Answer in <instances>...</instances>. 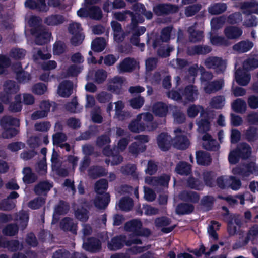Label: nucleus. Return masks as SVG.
Masks as SVG:
<instances>
[{"mask_svg": "<svg viewBox=\"0 0 258 258\" xmlns=\"http://www.w3.org/2000/svg\"><path fill=\"white\" fill-rule=\"evenodd\" d=\"M30 32L31 35L35 37V42L36 45H43L49 41L51 34L43 26L32 28Z\"/></svg>", "mask_w": 258, "mask_h": 258, "instance_id": "nucleus-1", "label": "nucleus"}, {"mask_svg": "<svg viewBox=\"0 0 258 258\" xmlns=\"http://www.w3.org/2000/svg\"><path fill=\"white\" fill-rule=\"evenodd\" d=\"M153 11L157 16H161L178 12L179 7L177 5L170 3H161L154 6Z\"/></svg>", "mask_w": 258, "mask_h": 258, "instance_id": "nucleus-2", "label": "nucleus"}, {"mask_svg": "<svg viewBox=\"0 0 258 258\" xmlns=\"http://www.w3.org/2000/svg\"><path fill=\"white\" fill-rule=\"evenodd\" d=\"M233 173L243 177H249L252 174H258V166L254 162H250L242 166L235 167L233 170Z\"/></svg>", "mask_w": 258, "mask_h": 258, "instance_id": "nucleus-3", "label": "nucleus"}, {"mask_svg": "<svg viewBox=\"0 0 258 258\" xmlns=\"http://www.w3.org/2000/svg\"><path fill=\"white\" fill-rule=\"evenodd\" d=\"M171 223V219L166 216L157 217L154 221L155 226L157 228H161L162 232L164 233H169L176 227V225H174L168 227H165L169 226Z\"/></svg>", "mask_w": 258, "mask_h": 258, "instance_id": "nucleus-4", "label": "nucleus"}, {"mask_svg": "<svg viewBox=\"0 0 258 258\" xmlns=\"http://www.w3.org/2000/svg\"><path fill=\"white\" fill-rule=\"evenodd\" d=\"M172 138L167 133L162 132L157 137V143L159 148L163 151H168L172 144Z\"/></svg>", "mask_w": 258, "mask_h": 258, "instance_id": "nucleus-5", "label": "nucleus"}, {"mask_svg": "<svg viewBox=\"0 0 258 258\" xmlns=\"http://www.w3.org/2000/svg\"><path fill=\"white\" fill-rule=\"evenodd\" d=\"M0 247L7 248L11 252H16L22 249L23 245L18 240H8L6 238L0 236Z\"/></svg>", "mask_w": 258, "mask_h": 258, "instance_id": "nucleus-6", "label": "nucleus"}, {"mask_svg": "<svg viewBox=\"0 0 258 258\" xmlns=\"http://www.w3.org/2000/svg\"><path fill=\"white\" fill-rule=\"evenodd\" d=\"M205 64L207 68L216 69L218 73L223 72L225 69L223 59L218 57H209L205 60Z\"/></svg>", "mask_w": 258, "mask_h": 258, "instance_id": "nucleus-7", "label": "nucleus"}, {"mask_svg": "<svg viewBox=\"0 0 258 258\" xmlns=\"http://www.w3.org/2000/svg\"><path fill=\"white\" fill-rule=\"evenodd\" d=\"M227 231L230 235H234L237 231V228L241 227V220L236 215H230L227 217Z\"/></svg>", "mask_w": 258, "mask_h": 258, "instance_id": "nucleus-8", "label": "nucleus"}, {"mask_svg": "<svg viewBox=\"0 0 258 258\" xmlns=\"http://www.w3.org/2000/svg\"><path fill=\"white\" fill-rule=\"evenodd\" d=\"M137 65V61L133 58L126 57L120 62L118 69L120 73L133 72Z\"/></svg>", "mask_w": 258, "mask_h": 258, "instance_id": "nucleus-9", "label": "nucleus"}, {"mask_svg": "<svg viewBox=\"0 0 258 258\" xmlns=\"http://www.w3.org/2000/svg\"><path fill=\"white\" fill-rule=\"evenodd\" d=\"M248 71L240 68L237 69L235 74V78L236 82L240 86H246L249 82L251 76L247 72Z\"/></svg>", "mask_w": 258, "mask_h": 258, "instance_id": "nucleus-10", "label": "nucleus"}, {"mask_svg": "<svg viewBox=\"0 0 258 258\" xmlns=\"http://www.w3.org/2000/svg\"><path fill=\"white\" fill-rule=\"evenodd\" d=\"M126 236L124 235H119L113 237L110 242H108L107 247L112 251L121 249L124 245Z\"/></svg>", "mask_w": 258, "mask_h": 258, "instance_id": "nucleus-11", "label": "nucleus"}, {"mask_svg": "<svg viewBox=\"0 0 258 258\" xmlns=\"http://www.w3.org/2000/svg\"><path fill=\"white\" fill-rule=\"evenodd\" d=\"M25 5L31 10H36L39 12H46L48 10L45 0H26Z\"/></svg>", "mask_w": 258, "mask_h": 258, "instance_id": "nucleus-12", "label": "nucleus"}, {"mask_svg": "<svg viewBox=\"0 0 258 258\" xmlns=\"http://www.w3.org/2000/svg\"><path fill=\"white\" fill-rule=\"evenodd\" d=\"M73 84L70 80H64L61 82L58 87L57 92L62 97H69L73 92Z\"/></svg>", "mask_w": 258, "mask_h": 258, "instance_id": "nucleus-13", "label": "nucleus"}, {"mask_svg": "<svg viewBox=\"0 0 258 258\" xmlns=\"http://www.w3.org/2000/svg\"><path fill=\"white\" fill-rule=\"evenodd\" d=\"M172 142L173 147L178 150H186L190 145L189 139L184 135H176Z\"/></svg>", "mask_w": 258, "mask_h": 258, "instance_id": "nucleus-14", "label": "nucleus"}, {"mask_svg": "<svg viewBox=\"0 0 258 258\" xmlns=\"http://www.w3.org/2000/svg\"><path fill=\"white\" fill-rule=\"evenodd\" d=\"M212 51V48L207 45H197L188 47L187 54L189 56L206 55Z\"/></svg>", "mask_w": 258, "mask_h": 258, "instance_id": "nucleus-15", "label": "nucleus"}, {"mask_svg": "<svg viewBox=\"0 0 258 258\" xmlns=\"http://www.w3.org/2000/svg\"><path fill=\"white\" fill-rule=\"evenodd\" d=\"M110 201L109 193L97 194L94 199V205L99 209H105Z\"/></svg>", "mask_w": 258, "mask_h": 258, "instance_id": "nucleus-16", "label": "nucleus"}, {"mask_svg": "<svg viewBox=\"0 0 258 258\" xmlns=\"http://www.w3.org/2000/svg\"><path fill=\"white\" fill-rule=\"evenodd\" d=\"M83 245L86 250L92 252L99 251L102 248L100 241L98 238L94 237L88 238L87 241Z\"/></svg>", "mask_w": 258, "mask_h": 258, "instance_id": "nucleus-17", "label": "nucleus"}, {"mask_svg": "<svg viewBox=\"0 0 258 258\" xmlns=\"http://www.w3.org/2000/svg\"><path fill=\"white\" fill-rule=\"evenodd\" d=\"M242 33L243 31L241 28L234 26H227L224 30V33L226 37L231 40L239 38L242 35Z\"/></svg>", "mask_w": 258, "mask_h": 258, "instance_id": "nucleus-18", "label": "nucleus"}, {"mask_svg": "<svg viewBox=\"0 0 258 258\" xmlns=\"http://www.w3.org/2000/svg\"><path fill=\"white\" fill-rule=\"evenodd\" d=\"M152 111L155 116L160 117L166 116L168 112L167 105L163 102H157L154 104Z\"/></svg>", "mask_w": 258, "mask_h": 258, "instance_id": "nucleus-19", "label": "nucleus"}, {"mask_svg": "<svg viewBox=\"0 0 258 258\" xmlns=\"http://www.w3.org/2000/svg\"><path fill=\"white\" fill-rule=\"evenodd\" d=\"M65 21L64 17L60 14H51L45 18L44 23L50 26H58Z\"/></svg>", "mask_w": 258, "mask_h": 258, "instance_id": "nucleus-20", "label": "nucleus"}, {"mask_svg": "<svg viewBox=\"0 0 258 258\" xmlns=\"http://www.w3.org/2000/svg\"><path fill=\"white\" fill-rule=\"evenodd\" d=\"M70 208V206L68 202L62 200H59L58 204L54 207L53 218L55 216L65 215L69 212Z\"/></svg>", "mask_w": 258, "mask_h": 258, "instance_id": "nucleus-21", "label": "nucleus"}, {"mask_svg": "<svg viewBox=\"0 0 258 258\" xmlns=\"http://www.w3.org/2000/svg\"><path fill=\"white\" fill-rule=\"evenodd\" d=\"M196 160L198 165L201 166H208L212 162V158L210 154L203 151L196 152Z\"/></svg>", "mask_w": 258, "mask_h": 258, "instance_id": "nucleus-22", "label": "nucleus"}, {"mask_svg": "<svg viewBox=\"0 0 258 258\" xmlns=\"http://www.w3.org/2000/svg\"><path fill=\"white\" fill-rule=\"evenodd\" d=\"M180 198L183 201L196 204L199 201L200 195L196 191L184 190L180 194Z\"/></svg>", "mask_w": 258, "mask_h": 258, "instance_id": "nucleus-23", "label": "nucleus"}, {"mask_svg": "<svg viewBox=\"0 0 258 258\" xmlns=\"http://www.w3.org/2000/svg\"><path fill=\"white\" fill-rule=\"evenodd\" d=\"M23 181L26 184H30L35 182L38 177L37 175L33 172L32 169L30 167H24L23 169Z\"/></svg>", "mask_w": 258, "mask_h": 258, "instance_id": "nucleus-24", "label": "nucleus"}, {"mask_svg": "<svg viewBox=\"0 0 258 258\" xmlns=\"http://www.w3.org/2000/svg\"><path fill=\"white\" fill-rule=\"evenodd\" d=\"M142 223L139 219H134L126 222L124 224V229L127 232H132L136 235L139 229H141Z\"/></svg>", "mask_w": 258, "mask_h": 258, "instance_id": "nucleus-25", "label": "nucleus"}, {"mask_svg": "<svg viewBox=\"0 0 258 258\" xmlns=\"http://www.w3.org/2000/svg\"><path fill=\"white\" fill-rule=\"evenodd\" d=\"M195 209L194 205L188 203H179L176 208V213L178 215H188L193 212Z\"/></svg>", "mask_w": 258, "mask_h": 258, "instance_id": "nucleus-26", "label": "nucleus"}, {"mask_svg": "<svg viewBox=\"0 0 258 258\" xmlns=\"http://www.w3.org/2000/svg\"><path fill=\"white\" fill-rule=\"evenodd\" d=\"M203 180L205 185L209 187H213L215 186V179L216 173L213 171L206 170L202 174Z\"/></svg>", "mask_w": 258, "mask_h": 258, "instance_id": "nucleus-27", "label": "nucleus"}, {"mask_svg": "<svg viewBox=\"0 0 258 258\" xmlns=\"http://www.w3.org/2000/svg\"><path fill=\"white\" fill-rule=\"evenodd\" d=\"M242 159H247L251 154V148L246 143H241L236 148Z\"/></svg>", "mask_w": 258, "mask_h": 258, "instance_id": "nucleus-28", "label": "nucleus"}, {"mask_svg": "<svg viewBox=\"0 0 258 258\" xmlns=\"http://www.w3.org/2000/svg\"><path fill=\"white\" fill-rule=\"evenodd\" d=\"M107 173L105 169L102 166H92L88 170V174L92 179L105 176Z\"/></svg>", "mask_w": 258, "mask_h": 258, "instance_id": "nucleus-29", "label": "nucleus"}, {"mask_svg": "<svg viewBox=\"0 0 258 258\" xmlns=\"http://www.w3.org/2000/svg\"><path fill=\"white\" fill-rule=\"evenodd\" d=\"M52 187V185L47 181H43L39 182L36 185L34 188L36 195L40 196L43 194H46Z\"/></svg>", "mask_w": 258, "mask_h": 258, "instance_id": "nucleus-30", "label": "nucleus"}, {"mask_svg": "<svg viewBox=\"0 0 258 258\" xmlns=\"http://www.w3.org/2000/svg\"><path fill=\"white\" fill-rule=\"evenodd\" d=\"M190 42L197 43L202 41L204 37L203 31L196 30L195 26H191L188 29Z\"/></svg>", "mask_w": 258, "mask_h": 258, "instance_id": "nucleus-31", "label": "nucleus"}, {"mask_svg": "<svg viewBox=\"0 0 258 258\" xmlns=\"http://www.w3.org/2000/svg\"><path fill=\"white\" fill-rule=\"evenodd\" d=\"M0 125L2 128L8 127H19V119L9 116H4L0 120Z\"/></svg>", "mask_w": 258, "mask_h": 258, "instance_id": "nucleus-32", "label": "nucleus"}, {"mask_svg": "<svg viewBox=\"0 0 258 258\" xmlns=\"http://www.w3.org/2000/svg\"><path fill=\"white\" fill-rule=\"evenodd\" d=\"M253 46L252 42L249 41H241L233 46V49L239 53H245L249 51Z\"/></svg>", "mask_w": 258, "mask_h": 258, "instance_id": "nucleus-33", "label": "nucleus"}, {"mask_svg": "<svg viewBox=\"0 0 258 258\" xmlns=\"http://www.w3.org/2000/svg\"><path fill=\"white\" fill-rule=\"evenodd\" d=\"M175 171L181 175H188L191 173V165L186 162H179L176 166Z\"/></svg>", "mask_w": 258, "mask_h": 258, "instance_id": "nucleus-34", "label": "nucleus"}, {"mask_svg": "<svg viewBox=\"0 0 258 258\" xmlns=\"http://www.w3.org/2000/svg\"><path fill=\"white\" fill-rule=\"evenodd\" d=\"M223 86L222 81L214 80L208 83L204 87V90L206 93L210 94L212 92H215L221 90Z\"/></svg>", "mask_w": 258, "mask_h": 258, "instance_id": "nucleus-35", "label": "nucleus"}, {"mask_svg": "<svg viewBox=\"0 0 258 258\" xmlns=\"http://www.w3.org/2000/svg\"><path fill=\"white\" fill-rule=\"evenodd\" d=\"M22 109V102L20 94L16 95L14 97V101L10 102L9 106V111L11 112H19Z\"/></svg>", "mask_w": 258, "mask_h": 258, "instance_id": "nucleus-36", "label": "nucleus"}, {"mask_svg": "<svg viewBox=\"0 0 258 258\" xmlns=\"http://www.w3.org/2000/svg\"><path fill=\"white\" fill-rule=\"evenodd\" d=\"M198 130L200 132L204 133L210 130L211 123L208 114L204 115L197 122Z\"/></svg>", "mask_w": 258, "mask_h": 258, "instance_id": "nucleus-37", "label": "nucleus"}, {"mask_svg": "<svg viewBox=\"0 0 258 258\" xmlns=\"http://www.w3.org/2000/svg\"><path fill=\"white\" fill-rule=\"evenodd\" d=\"M258 68V55H254L246 59L243 63V68L246 71L253 70Z\"/></svg>", "mask_w": 258, "mask_h": 258, "instance_id": "nucleus-38", "label": "nucleus"}, {"mask_svg": "<svg viewBox=\"0 0 258 258\" xmlns=\"http://www.w3.org/2000/svg\"><path fill=\"white\" fill-rule=\"evenodd\" d=\"M187 186L192 189L202 190L204 187L203 182L193 176H190L186 180Z\"/></svg>", "mask_w": 258, "mask_h": 258, "instance_id": "nucleus-39", "label": "nucleus"}, {"mask_svg": "<svg viewBox=\"0 0 258 258\" xmlns=\"http://www.w3.org/2000/svg\"><path fill=\"white\" fill-rule=\"evenodd\" d=\"M227 8V5L223 3H217L208 8L209 12L212 15H219L224 12Z\"/></svg>", "mask_w": 258, "mask_h": 258, "instance_id": "nucleus-40", "label": "nucleus"}, {"mask_svg": "<svg viewBox=\"0 0 258 258\" xmlns=\"http://www.w3.org/2000/svg\"><path fill=\"white\" fill-rule=\"evenodd\" d=\"M19 86L16 82L13 80H8L4 84V92L11 95L15 94L19 91Z\"/></svg>", "mask_w": 258, "mask_h": 258, "instance_id": "nucleus-41", "label": "nucleus"}, {"mask_svg": "<svg viewBox=\"0 0 258 258\" xmlns=\"http://www.w3.org/2000/svg\"><path fill=\"white\" fill-rule=\"evenodd\" d=\"M62 229L64 231H71L75 233L76 231V226L73 220L70 217L64 218L60 222Z\"/></svg>", "mask_w": 258, "mask_h": 258, "instance_id": "nucleus-42", "label": "nucleus"}, {"mask_svg": "<svg viewBox=\"0 0 258 258\" xmlns=\"http://www.w3.org/2000/svg\"><path fill=\"white\" fill-rule=\"evenodd\" d=\"M215 200L212 196L207 195L202 197L200 201V205L205 211H209L212 209Z\"/></svg>", "mask_w": 258, "mask_h": 258, "instance_id": "nucleus-43", "label": "nucleus"}, {"mask_svg": "<svg viewBox=\"0 0 258 258\" xmlns=\"http://www.w3.org/2000/svg\"><path fill=\"white\" fill-rule=\"evenodd\" d=\"M129 152L133 155H138L146 150V146L143 143L133 142L129 146Z\"/></svg>", "mask_w": 258, "mask_h": 258, "instance_id": "nucleus-44", "label": "nucleus"}, {"mask_svg": "<svg viewBox=\"0 0 258 258\" xmlns=\"http://www.w3.org/2000/svg\"><path fill=\"white\" fill-rule=\"evenodd\" d=\"M231 107L234 111L242 113L246 110V103L241 98H237L232 103Z\"/></svg>", "mask_w": 258, "mask_h": 258, "instance_id": "nucleus-45", "label": "nucleus"}, {"mask_svg": "<svg viewBox=\"0 0 258 258\" xmlns=\"http://www.w3.org/2000/svg\"><path fill=\"white\" fill-rule=\"evenodd\" d=\"M108 188V182L106 179H100L95 184L94 190L96 194H102L107 193Z\"/></svg>", "mask_w": 258, "mask_h": 258, "instance_id": "nucleus-46", "label": "nucleus"}, {"mask_svg": "<svg viewBox=\"0 0 258 258\" xmlns=\"http://www.w3.org/2000/svg\"><path fill=\"white\" fill-rule=\"evenodd\" d=\"M258 128L253 126H250L245 130L244 136L245 139L249 143H252L256 141L257 134L256 131Z\"/></svg>", "mask_w": 258, "mask_h": 258, "instance_id": "nucleus-47", "label": "nucleus"}, {"mask_svg": "<svg viewBox=\"0 0 258 258\" xmlns=\"http://www.w3.org/2000/svg\"><path fill=\"white\" fill-rule=\"evenodd\" d=\"M31 74L24 70L16 71V79L19 83L25 84L31 79Z\"/></svg>", "mask_w": 258, "mask_h": 258, "instance_id": "nucleus-48", "label": "nucleus"}, {"mask_svg": "<svg viewBox=\"0 0 258 258\" xmlns=\"http://www.w3.org/2000/svg\"><path fill=\"white\" fill-rule=\"evenodd\" d=\"M128 128L132 132L140 133L146 130V125L144 123L141 122L140 120L137 119L130 123Z\"/></svg>", "mask_w": 258, "mask_h": 258, "instance_id": "nucleus-49", "label": "nucleus"}, {"mask_svg": "<svg viewBox=\"0 0 258 258\" xmlns=\"http://www.w3.org/2000/svg\"><path fill=\"white\" fill-rule=\"evenodd\" d=\"M225 98L223 95L213 97L211 100L210 105L213 108L222 109L225 104Z\"/></svg>", "mask_w": 258, "mask_h": 258, "instance_id": "nucleus-50", "label": "nucleus"}, {"mask_svg": "<svg viewBox=\"0 0 258 258\" xmlns=\"http://www.w3.org/2000/svg\"><path fill=\"white\" fill-rule=\"evenodd\" d=\"M19 230L18 226L16 224H7L3 229L2 233L7 236H13L16 235Z\"/></svg>", "mask_w": 258, "mask_h": 258, "instance_id": "nucleus-51", "label": "nucleus"}, {"mask_svg": "<svg viewBox=\"0 0 258 258\" xmlns=\"http://www.w3.org/2000/svg\"><path fill=\"white\" fill-rule=\"evenodd\" d=\"M97 131V127L96 126H90L89 130L82 132L80 135L76 138L77 141L87 140L90 139L93 136L95 135Z\"/></svg>", "mask_w": 258, "mask_h": 258, "instance_id": "nucleus-52", "label": "nucleus"}, {"mask_svg": "<svg viewBox=\"0 0 258 258\" xmlns=\"http://www.w3.org/2000/svg\"><path fill=\"white\" fill-rule=\"evenodd\" d=\"M198 94L197 90L195 89L194 85L187 86L183 91V95L185 99L189 101L193 102L195 100V96Z\"/></svg>", "mask_w": 258, "mask_h": 258, "instance_id": "nucleus-53", "label": "nucleus"}, {"mask_svg": "<svg viewBox=\"0 0 258 258\" xmlns=\"http://www.w3.org/2000/svg\"><path fill=\"white\" fill-rule=\"evenodd\" d=\"M133 206V201L129 197L122 198L119 203V208L124 211H130Z\"/></svg>", "mask_w": 258, "mask_h": 258, "instance_id": "nucleus-54", "label": "nucleus"}, {"mask_svg": "<svg viewBox=\"0 0 258 258\" xmlns=\"http://www.w3.org/2000/svg\"><path fill=\"white\" fill-rule=\"evenodd\" d=\"M105 48L104 39L103 38H96L92 42L91 49L94 52H102Z\"/></svg>", "mask_w": 258, "mask_h": 258, "instance_id": "nucleus-55", "label": "nucleus"}, {"mask_svg": "<svg viewBox=\"0 0 258 258\" xmlns=\"http://www.w3.org/2000/svg\"><path fill=\"white\" fill-rule=\"evenodd\" d=\"M211 43L214 46H228L229 45L228 40L223 36L218 35L210 37Z\"/></svg>", "mask_w": 258, "mask_h": 258, "instance_id": "nucleus-56", "label": "nucleus"}, {"mask_svg": "<svg viewBox=\"0 0 258 258\" xmlns=\"http://www.w3.org/2000/svg\"><path fill=\"white\" fill-rule=\"evenodd\" d=\"M127 12L128 13L129 16L131 18L130 26H134L135 27L138 26V23H142L144 21V15L141 13H134L131 11H127Z\"/></svg>", "mask_w": 258, "mask_h": 258, "instance_id": "nucleus-57", "label": "nucleus"}, {"mask_svg": "<svg viewBox=\"0 0 258 258\" xmlns=\"http://www.w3.org/2000/svg\"><path fill=\"white\" fill-rule=\"evenodd\" d=\"M88 214L89 211L83 207L77 208L74 212L76 218L83 222H85L88 220Z\"/></svg>", "mask_w": 258, "mask_h": 258, "instance_id": "nucleus-58", "label": "nucleus"}, {"mask_svg": "<svg viewBox=\"0 0 258 258\" xmlns=\"http://www.w3.org/2000/svg\"><path fill=\"white\" fill-rule=\"evenodd\" d=\"M89 17L99 20L102 17V12L101 9L96 6H92L88 8Z\"/></svg>", "mask_w": 258, "mask_h": 258, "instance_id": "nucleus-59", "label": "nucleus"}, {"mask_svg": "<svg viewBox=\"0 0 258 258\" xmlns=\"http://www.w3.org/2000/svg\"><path fill=\"white\" fill-rule=\"evenodd\" d=\"M45 203V199L41 197H38L31 200L28 204V207L33 210L40 208Z\"/></svg>", "mask_w": 258, "mask_h": 258, "instance_id": "nucleus-60", "label": "nucleus"}, {"mask_svg": "<svg viewBox=\"0 0 258 258\" xmlns=\"http://www.w3.org/2000/svg\"><path fill=\"white\" fill-rule=\"evenodd\" d=\"M228 187H230L233 190H238L241 187V180L237 177L230 176L228 177Z\"/></svg>", "mask_w": 258, "mask_h": 258, "instance_id": "nucleus-61", "label": "nucleus"}, {"mask_svg": "<svg viewBox=\"0 0 258 258\" xmlns=\"http://www.w3.org/2000/svg\"><path fill=\"white\" fill-rule=\"evenodd\" d=\"M67 140V135L61 132H57L52 136L53 145L59 147V145H61L62 143L66 141Z\"/></svg>", "mask_w": 258, "mask_h": 258, "instance_id": "nucleus-62", "label": "nucleus"}, {"mask_svg": "<svg viewBox=\"0 0 258 258\" xmlns=\"http://www.w3.org/2000/svg\"><path fill=\"white\" fill-rule=\"evenodd\" d=\"M47 90V85L41 82L35 84L32 87V91L36 95H43Z\"/></svg>", "mask_w": 258, "mask_h": 258, "instance_id": "nucleus-63", "label": "nucleus"}, {"mask_svg": "<svg viewBox=\"0 0 258 258\" xmlns=\"http://www.w3.org/2000/svg\"><path fill=\"white\" fill-rule=\"evenodd\" d=\"M10 65V59L5 55L0 54V75L5 74L6 69Z\"/></svg>", "mask_w": 258, "mask_h": 258, "instance_id": "nucleus-64", "label": "nucleus"}]
</instances>
